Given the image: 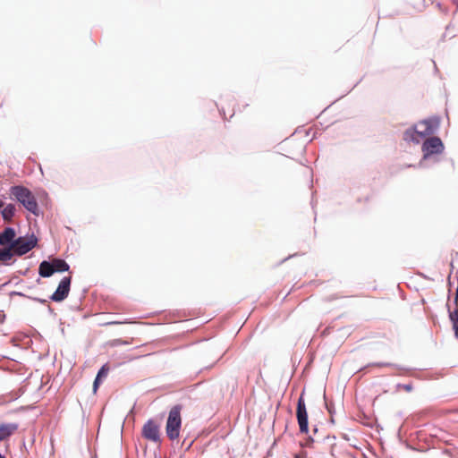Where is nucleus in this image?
I'll return each mask as SVG.
<instances>
[{
    "label": "nucleus",
    "mask_w": 458,
    "mask_h": 458,
    "mask_svg": "<svg viewBox=\"0 0 458 458\" xmlns=\"http://www.w3.org/2000/svg\"><path fill=\"white\" fill-rule=\"evenodd\" d=\"M72 284V276H64L59 282L55 291L49 296V299L55 302L64 301L70 293Z\"/></svg>",
    "instance_id": "8"
},
{
    "label": "nucleus",
    "mask_w": 458,
    "mask_h": 458,
    "mask_svg": "<svg viewBox=\"0 0 458 458\" xmlns=\"http://www.w3.org/2000/svg\"><path fill=\"white\" fill-rule=\"evenodd\" d=\"M0 458H6V456L0 452Z\"/></svg>",
    "instance_id": "30"
},
{
    "label": "nucleus",
    "mask_w": 458,
    "mask_h": 458,
    "mask_svg": "<svg viewBox=\"0 0 458 458\" xmlns=\"http://www.w3.org/2000/svg\"><path fill=\"white\" fill-rule=\"evenodd\" d=\"M53 262L55 273H64L70 271V265L62 258H54L50 259Z\"/></svg>",
    "instance_id": "15"
},
{
    "label": "nucleus",
    "mask_w": 458,
    "mask_h": 458,
    "mask_svg": "<svg viewBox=\"0 0 458 458\" xmlns=\"http://www.w3.org/2000/svg\"><path fill=\"white\" fill-rule=\"evenodd\" d=\"M47 310L50 314H55L54 310L52 309V307L50 305H47Z\"/></svg>",
    "instance_id": "27"
},
{
    "label": "nucleus",
    "mask_w": 458,
    "mask_h": 458,
    "mask_svg": "<svg viewBox=\"0 0 458 458\" xmlns=\"http://www.w3.org/2000/svg\"><path fill=\"white\" fill-rule=\"evenodd\" d=\"M454 309H458V276H457V287L454 297Z\"/></svg>",
    "instance_id": "21"
},
{
    "label": "nucleus",
    "mask_w": 458,
    "mask_h": 458,
    "mask_svg": "<svg viewBox=\"0 0 458 458\" xmlns=\"http://www.w3.org/2000/svg\"><path fill=\"white\" fill-rule=\"evenodd\" d=\"M128 344V342L126 340L123 339H114L112 342V346H120V345H126Z\"/></svg>",
    "instance_id": "19"
},
{
    "label": "nucleus",
    "mask_w": 458,
    "mask_h": 458,
    "mask_svg": "<svg viewBox=\"0 0 458 458\" xmlns=\"http://www.w3.org/2000/svg\"><path fill=\"white\" fill-rule=\"evenodd\" d=\"M19 428L18 423L0 424V442L8 439Z\"/></svg>",
    "instance_id": "10"
},
{
    "label": "nucleus",
    "mask_w": 458,
    "mask_h": 458,
    "mask_svg": "<svg viewBox=\"0 0 458 458\" xmlns=\"http://www.w3.org/2000/svg\"><path fill=\"white\" fill-rule=\"evenodd\" d=\"M108 371H109V367H108V364H104L101 366V368L98 369V373H97V376L93 381V392L96 393L99 387V386L101 385L102 381H103V378H105L107 374H108Z\"/></svg>",
    "instance_id": "13"
},
{
    "label": "nucleus",
    "mask_w": 458,
    "mask_h": 458,
    "mask_svg": "<svg viewBox=\"0 0 458 458\" xmlns=\"http://www.w3.org/2000/svg\"><path fill=\"white\" fill-rule=\"evenodd\" d=\"M141 436L153 443H161L160 426L153 419H148L142 427Z\"/></svg>",
    "instance_id": "7"
},
{
    "label": "nucleus",
    "mask_w": 458,
    "mask_h": 458,
    "mask_svg": "<svg viewBox=\"0 0 458 458\" xmlns=\"http://www.w3.org/2000/svg\"><path fill=\"white\" fill-rule=\"evenodd\" d=\"M0 261H2V259H0Z\"/></svg>",
    "instance_id": "33"
},
{
    "label": "nucleus",
    "mask_w": 458,
    "mask_h": 458,
    "mask_svg": "<svg viewBox=\"0 0 458 458\" xmlns=\"http://www.w3.org/2000/svg\"><path fill=\"white\" fill-rule=\"evenodd\" d=\"M16 230L12 226H6L0 232V259L4 265H10L13 257V249L16 246Z\"/></svg>",
    "instance_id": "2"
},
{
    "label": "nucleus",
    "mask_w": 458,
    "mask_h": 458,
    "mask_svg": "<svg viewBox=\"0 0 458 458\" xmlns=\"http://www.w3.org/2000/svg\"><path fill=\"white\" fill-rule=\"evenodd\" d=\"M182 405L176 404L172 407L168 413L165 433L166 437L174 441L180 436V430L182 428V417H181Z\"/></svg>",
    "instance_id": "3"
},
{
    "label": "nucleus",
    "mask_w": 458,
    "mask_h": 458,
    "mask_svg": "<svg viewBox=\"0 0 458 458\" xmlns=\"http://www.w3.org/2000/svg\"><path fill=\"white\" fill-rule=\"evenodd\" d=\"M5 318H6V316H5L4 312L3 310H1L0 311V324H3L4 322Z\"/></svg>",
    "instance_id": "26"
},
{
    "label": "nucleus",
    "mask_w": 458,
    "mask_h": 458,
    "mask_svg": "<svg viewBox=\"0 0 458 458\" xmlns=\"http://www.w3.org/2000/svg\"><path fill=\"white\" fill-rule=\"evenodd\" d=\"M421 150L423 152V157L419 163L420 167L423 166L424 160L428 159L434 155L442 154L445 150V145L439 137L431 136L423 141Z\"/></svg>",
    "instance_id": "4"
},
{
    "label": "nucleus",
    "mask_w": 458,
    "mask_h": 458,
    "mask_svg": "<svg viewBox=\"0 0 458 458\" xmlns=\"http://www.w3.org/2000/svg\"><path fill=\"white\" fill-rule=\"evenodd\" d=\"M396 387L398 389H403L406 392H411L412 389H413V386H412L411 383H408V384H401V383H399V384L396 385Z\"/></svg>",
    "instance_id": "18"
},
{
    "label": "nucleus",
    "mask_w": 458,
    "mask_h": 458,
    "mask_svg": "<svg viewBox=\"0 0 458 458\" xmlns=\"http://www.w3.org/2000/svg\"><path fill=\"white\" fill-rule=\"evenodd\" d=\"M54 274L53 262L50 259L42 260L38 266V275L43 278H48Z\"/></svg>",
    "instance_id": "12"
},
{
    "label": "nucleus",
    "mask_w": 458,
    "mask_h": 458,
    "mask_svg": "<svg viewBox=\"0 0 458 458\" xmlns=\"http://www.w3.org/2000/svg\"><path fill=\"white\" fill-rule=\"evenodd\" d=\"M10 295H11V296L17 295V296H22V297H27V298H28V296H27L26 294H24L23 293H21V292H16V291H13V292H11V293H10Z\"/></svg>",
    "instance_id": "24"
},
{
    "label": "nucleus",
    "mask_w": 458,
    "mask_h": 458,
    "mask_svg": "<svg viewBox=\"0 0 458 458\" xmlns=\"http://www.w3.org/2000/svg\"><path fill=\"white\" fill-rule=\"evenodd\" d=\"M9 191L11 198L19 202L26 210L36 216L41 214L38 200L29 188L23 185H13L10 187Z\"/></svg>",
    "instance_id": "1"
},
{
    "label": "nucleus",
    "mask_w": 458,
    "mask_h": 458,
    "mask_svg": "<svg viewBox=\"0 0 458 458\" xmlns=\"http://www.w3.org/2000/svg\"><path fill=\"white\" fill-rule=\"evenodd\" d=\"M16 214V206L13 203H9L4 206L1 210L2 218L5 222H10Z\"/></svg>",
    "instance_id": "16"
},
{
    "label": "nucleus",
    "mask_w": 458,
    "mask_h": 458,
    "mask_svg": "<svg viewBox=\"0 0 458 458\" xmlns=\"http://www.w3.org/2000/svg\"><path fill=\"white\" fill-rule=\"evenodd\" d=\"M456 4H457V5H458V0L456 1Z\"/></svg>",
    "instance_id": "32"
},
{
    "label": "nucleus",
    "mask_w": 458,
    "mask_h": 458,
    "mask_svg": "<svg viewBox=\"0 0 458 458\" xmlns=\"http://www.w3.org/2000/svg\"><path fill=\"white\" fill-rule=\"evenodd\" d=\"M445 306L447 309L449 320L452 323L454 336L458 338V308L454 309V310H452L451 306L448 302L446 303Z\"/></svg>",
    "instance_id": "14"
},
{
    "label": "nucleus",
    "mask_w": 458,
    "mask_h": 458,
    "mask_svg": "<svg viewBox=\"0 0 458 458\" xmlns=\"http://www.w3.org/2000/svg\"><path fill=\"white\" fill-rule=\"evenodd\" d=\"M325 397V403H326V408L327 410V411L333 415V404L332 403H328L327 399H326V395L324 396Z\"/></svg>",
    "instance_id": "23"
},
{
    "label": "nucleus",
    "mask_w": 458,
    "mask_h": 458,
    "mask_svg": "<svg viewBox=\"0 0 458 458\" xmlns=\"http://www.w3.org/2000/svg\"><path fill=\"white\" fill-rule=\"evenodd\" d=\"M368 366H377V367H391V368H394V369H400V370H404V371H410L411 369H408V368H404L399 364H396V363H391V362H375V363H371V364H369Z\"/></svg>",
    "instance_id": "17"
},
{
    "label": "nucleus",
    "mask_w": 458,
    "mask_h": 458,
    "mask_svg": "<svg viewBox=\"0 0 458 458\" xmlns=\"http://www.w3.org/2000/svg\"><path fill=\"white\" fill-rule=\"evenodd\" d=\"M441 118L438 115H432L420 120L418 123L425 125V129L420 131V138L425 139L433 136L439 129Z\"/></svg>",
    "instance_id": "9"
},
{
    "label": "nucleus",
    "mask_w": 458,
    "mask_h": 458,
    "mask_svg": "<svg viewBox=\"0 0 458 458\" xmlns=\"http://www.w3.org/2000/svg\"><path fill=\"white\" fill-rule=\"evenodd\" d=\"M450 276H451L449 275V276H448V285H449V286H452V282H451V280H450Z\"/></svg>",
    "instance_id": "29"
},
{
    "label": "nucleus",
    "mask_w": 458,
    "mask_h": 458,
    "mask_svg": "<svg viewBox=\"0 0 458 458\" xmlns=\"http://www.w3.org/2000/svg\"><path fill=\"white\" fill-rule=\"evenodd\" d=\"M108 325H112V324H117V322H109L107 323Z\"/></svg>",
    "instance_id": "31"
},
{
    "label": "nucleus",
    "mask_w": 458,
    "mask_h": 458,
    "mask_svg": "<svg viewBox=\"0 0 458 458\" xmlns=\"http://www.w3.org/2000/svg\"><path fill=\"white\" fill-rule=\"evenodd\" d=\"M315 442L314 438L311 436H309L305 440L304 444H301L304 447H311L312 444Z\"/></svg>",
    "instance_id": "20"
},
{
    "label": "nucleus",
    "mask_w": 458,
    "mask_h": 458,
    "mask_svg": "<svg viewBox=\"0 0 458 458\" xmlns=\"http://www.w3.org/2000/svg\"><path fill=\"white\" fill-rule=\"evenodd\" d=\"M318 428H317V426H315V427L313 428V433H314V434H317V433H318Z\"/></svg>",
    "instance_id": "28"
},
{
    "label": "nucleus",
    "mask_w": 458,
    "mask_h": 458,
    "mask_svg": "<svg viewBox=\"0 0 458 458\" xmlns=\"http://www.w3.org/2000/svg\"><path fill=\"white\" fill-rule=\"evenodd\" d=\"M304 391L301 394L297 400L296 405V419L299 425V429L301 434L309 433V415L304 401Z\"/></svg>",
    "instance_id": "6"
},
{
    "label": "nucleus",
    "mask_w": 458,
    "mask_h": 458,
    "mask_svg": "<svg viewBox=\"0 0 458 458\" xmlns=\"http://www.w3.org/2000/svg\"><path fill=\"white\" fill-rule=\"evenodd\" d=\"M420 131L417 130V124H413L403 132V140L407 142H412L414 144L420 143Z\"/></svg>",
    "instance_id": "11"
},
{
    "label": "nucleus",
    "mask_w": 458,
    "mask_h": 458,
    "mask_svg": "<svg viewBox=\"0 0 458 458\" xmlns=\"http://www.w3.org/2000/svg\"><path fill=\"white\" fill-rule=\"evenodd\" d=\"M16 246L13 249V256L21 257L38 246V239L32 233L28 238L18 236Z\"/></svg>",
    "instance_id": "5"
},
{
    "label": "nucleus",
    "mask_w": 458,
    "mask_h": 458,
    "mask_svg": "<svg viewBox=\"0 0 458 458\" xmlns=\"http://www.w3.org/2000/svg\"><path fill=\"white\" fill-rule=\"evenodd\" d=\"M294 458H307V453L306 452H301L300 454H296L294 455Z\"/></svg>",
    "instance_id": "25"
},
{
    "label": "nucleus",
    "mask_w": 458,
    "mask_h": 458,
    "mask_svg": "<svg viewBox=\"0 0 458 458\" xmlns=\"http://www.w3.org/2000/svg\"><path fill=\"white\" fill-rule=\"evenodd\" d=\"M28 298L37 301V302H39L41 304H46L47 302V301L46 299H41V298H38V297H30L28 296Z\"/></svg>",
    "instance_id": "22"
}]
</instances>
